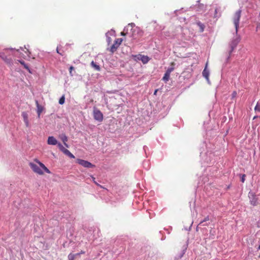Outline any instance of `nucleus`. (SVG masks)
Wrapping results in <instances>:
<instances>
[{
	"label": "nucleus",
	"mask_w": 260,
	"mask_h": 260,
	"mask_svg": "<svg viewBox=\"0 0 260 260\" xmlns=\"http://www.w3.org/2000/svg\"><path fill=\"white\" fill-rule=\"evenodd\" d=\"M124 31L126 33L129 34L130 36L134 39H136L138 37L142 36L143 35L142 30L138 27H135V24L134 23H129L124 27Z\"/></svg>",
	"instance_id": "f257e3e1"
},
{
	"label": "nucleus",
	"mask_w": 260,
	"mask_h": 260,
	"mask_svg": "<svg viewBox=\"0 0 260 260\" xmlns=\"http://www.w3.org/2000/svg\"><path fill=\"white\" fill-rule=\"evenodd\" d=\"M15 48H6L4 52H0V57L5 61L7 63L11 65L12 64V60L10 58H8L6 54H10L9 52L15 50Z\"/></svg>",
	"instance_id": "f03ea898"
},
{
	"label": "nucleus",
	"mask_w": 260,
	"mask_h": 260,
	"mask_svg": "<svg viewBox=\"0 0 260 260\" xmlns=\"http://www.w3.org/2000/svg\"><path fill=\"white\" fill-rule=\"evenodd\" d=\"M236 34V37H235L232 39V40L230 43V50L229 51V56H228V59L230 58V55L234 51V49L237 47V45L238 44L240 41V37L238 35V33Z\"/></svg>",
	"instance_id": "7ed1b4c3"
},
{
	"label": "nucleus",
	"mask_w": 260,
	"mask_h": 260,
	"mask_svg": "<svg viewBox=\"0 0 260 260\" xmlns=\"http://www.w3.org/2000/svg\"><path fill=\"white\" fill-rule=\"evenodd\" d=\"M241 10H239L236 12L234 18H233V22L236 29V34H237L238 28H239V21L241 17Z\"/></svg>",
	"instance_id": "20e7f679"
},
{
	"label": "nucleus",
	"mask_w": 260,
	"mask_h": 260,
	"mask_svg": "<svg viewBox=\"0 0 260 260\" xmlns=\"http://www.w3.org/2000/svg\"><path fill=\"white\" fill-rule=\"evenodd\" d=\"M93 117L94 119L99 122H101L103 120V114L100 110L94 107L93 111Z\"/></svg>",
	"instance_id": "39448f33"
},
{
	"label": "nucleus",
	"mask_w": 260,
	"mask_h": 260,
	"mask_svg": "<svg viewBox=\"0 0 260 260\" xmlns=\"http://www.w3.org/2000/svg\"><path fill=\"white\" fill-rule=\"evenodd\" d=\"M77 162L82 166L87 168H91L94 167V165L90 162L81 159H78L77 160Z\"/></svg>",
	"instance_id": "423d86ee"
},
{
	"label": "nucleus",
	"mask_w": 260,
	"mask_h": 260,
	"mask_svg": "<svg viewBox=\"0 0 260 260\" xmlns=\"http://www.w3.org/2000/svg\"><path fill=\"white\" fill-rule=\"evenodd\" d=\"M29 166L31 168V169L35 172L38 173L39 175H42L43 174V172L42 171V169L40 168L41 167L37 165L36 164H35L32 162L29 163Z\"/></svg>",
	"instance_id": "0eeeda50"
},
{
	"label": "nucleus",
	"mask_w": 260,
	"mask_h": 260,
	"mask_svg": "<svg viewBox=\"0 0 260 260\" xmlns=\"http://www.w3.org/2000/svg\"><path fill=\"white\" fill-rule=\"evenodd\" d=\"M248 197L250 199V204L253 206H256L257 202V199L255 197V194L252 192H249Z\"/></svg>",
	"instance_id": "6e6552de"
},
{
	"label": "nucleus",
	"mask_w": 260,
	"mask_h": 260,
	"mask_svg": "<svg viewBox=\"0 0 260 260\" xmlns=\"http://www.w3.org/2000/svg\"><path fill=\"white\" fill-rule=\"evenodd\" d=\"M207 67H208V62H207L206 63L205 68L202 72V75H203V76L206 78L207 82L208 83H209L210 81H209V74H210V71L207 69Z\"/></svg>",
	"instance_id": "1a4fd4ad"
},
{
	"label": "nucleus",
	"mask_w": 260,
	"mask_h": 260,
	"mask_svg": "<svg viewBox=\"0 0 260 260\" xmlns=\"http://www.w3.org/2000/svg\"><path fill=\"white\" fill-rule=\"evenodd\" d=\"M47 143L49 145H55L58 144L57 140L53 136H50L48 138Z\"/></svg>",
	"instance_id": "9d476101"
},
{
	"label": "nucleus",
	"mask_w": 260,
	"mask_h": 260,
	"mask_svg": "<svg viewBox=\"0 0 260 260\" xmlns=\"http://www.w3.org/2000/svg\"><path fill=\"white\" fill-rule=\"evenodd\" d=\"M137 58L144 64L147 63L149 60V58L147 56L143 55H139Z\"/></svg>",
	"instance_id": "9b49d317"
},
{
	"label": "nucleus",
	"mask_w": 260,
	"mask_h": 260,
	"mask_svg": "<svg viewBox=\"0 0 260 260\" xmlns=\"http://www.w3.org/2000/svg\"><path fill=\"white\" fill-rule=\"evenodd\" d=\"M206 6L203 4H199L197 7V11L200 13L204 12L206 10Z\"/></svg>",
	"instance_id": "f8f14e48"
},
{
	"label": "nucleus",
	"mask_w": 260,
	"mask_h": 260,
	"mask_svg": "<svg viewBox=\"0 0 260 260\" xmlns=\"http://www.w3.org/2000/svg\"><path fill=\"white\" fill-rule=\"evenodd\" d=\"M35 161L39 165L40 167L42 169H43L45 172L48 174H50L51 173L47 167H46L45 166L43 163H42L37 159H36Z\"/></svg>",
	"instance_id": "ddd939ff"
},
{
	"label": "nucleus",
	"mask_w": 260,
	"mask_h": 260,
	"mask_svg": "<svg viewBox=\"0 0 260 260\" xmlns=\"http://www.w3.org/2000/svg\"><path fill=\"white\" fill-rule=\"evenodd\" d=\"M36 104L37 107V113L38 115V116L39 117L41 113L43 111V107L39 105L38 101L37 100H36Z\"/></svg>",
	"instance_id": "4468645a"
},
{
	"label": "nucleus",
	"mask_w": 260,
	"mask_h": 260,
	"mask_svg": "<svg viewBox=\"0 0 260 260\" xmlns=\"http://www.w3.org/2000/svg\"><path fill=\"white\" fill-rule=\"evenodd\" d=\"M60 138L61 140H62V141L63 142L64 145L68 147V145L66 143V142L68 141V137L66 136V135L64 134H61L60 136Z\"/></svg>",
	"instance_id": "2eb2a0df"
},
{
	"label": "nucleus",
	"mask_w": 260,
	"mask_h": 260,
	"mask_svg": "<svg viewBox=\"0 0 260 260\" xmlns=\"http://www.w3.org/2000/svg\"><path fill=\"white\" fill-rule=\"evenodd\" d=\"M91 66L95 70L97 71H100L101 70V68L100 66L97 64L95 62H94L93 61H92L91 63Z\"/></svg>",
	"instance_id": "dca6fc26"
},
{
	"label": "nucleus",
	"mask_w": 260,
	"mask_h": 260,
	"mask_svg": "<svg viewBox=\"0 0 260 260\" xmlns=\"http://www.w3.org/2000/svg\"><path fill=\"white\" fill-rule=\"evenodd\" d=\"M63 153L64 154H66V155L68 156L70 158H75L74 155L72 153H71L69 150H68L67 149L66 150H64V151L63 152Z\"/></svg>",
	"instance_id": "f3484780"
},
{
	"label": "nucleus",
	"mask_w": 260,
	"mask_h": 260,
	"mask_svg": "<svg viewBox=\"0 0 260 260\" xmlns=\"http://www.w3.org/2000/svg\"><path fill=\"white\" fill-rule=\"evenodd\" d=\"M174 65H175V63L174 62H172L171 64V67H169L167 69V70L166 71V73H168V74L170 75L171 73L174 70Z\"/></svg>",
	"instance_id": "a211bd4d"
},
{
	"label": "nucleus",
	"mask_w": 260,
	"mask_h": 260,
	"mask_svg": "<svg viewBox=\"0 0 260 260\" xmlns=\"http://www.w3.org/2000/svg\"><path fill=\"white\" fill-rule=\"evenodd\" d=\"M123 41V39L118 38L115 40L114 44H115L116 46H117V47L121 44V42Z\"/></svg>",
	"instance_id": "6ab92c4d"
},
{
	"label": "nucleus",
	"mask_w": 260,
	"mask_h": 260,
	"mask_svg": "<svg viewBox=\"0 0 260 260\" xmlns=\"http://www.w3.org/2000/svg\"><path fill=\"white\" fill-rule=\"evenodd\" d=\"M170 75L167 73H165V75L162 78V80L165 82H167L169 80V78H170Z\"/></svg>",
	"instance_id": "aec40b11"
},
{
	"label": "nucleus",
	"mask_w": 260,
	"mask_h": 260,
	"mask_svg": "<svg viewBox=\"0 0 260 260\" xmlns=\"http://www.w3.org/2000/svg\"><path fill=\"white\" fill-rule=\"evenodd\" d=\"M198 25L200 27V31L203 32L204 30L205 26L201 22H197Z\"/></svg>",
	"instance_id": "412c9836"
},
{
	"label": "nucleus",
	"mask_w": 260,
	"mask_h": 260,
	"mask_svg": "<svg viewBox=\"0 0 260 260\" xmlns=\"http://www.w3.org/2000/svg\"><path fill=\"white\" fill-rule=\"evenodd\" d=\"M259 103H260V101H259L257 103V104H256V106H255V107L254 108V110L255 111H257V112H260V104Z\"/></svg>",
	"instance_id": "4be33fe9"
},
{
	"label": "nucleus",
	"mask_w": 260,
	"mask_h": 260,
	"mask_svg": "<svg viewBox=\"0 0 260 260\" xmlns=\"http://www.w3.org/2000/svg\"><path fill=\"white\" fill-rule=\"evenodd\" d=\"M22 116L24 118V122H25L26 123V125L27 126H28V120H27V114L26 113H22Z\"/></svg>",
	"instance_id": "5701e85b"
},
{
	"label": "nucleus",
	"mask_w": 260,
	"mask_h": 260,
	"mask_svg": "<svg viewBox=\"0 0 260 260\" xmlns=\"http://www.w3.org/2000/svg\"><path fill=\"white\" fill-rule=\"evenodd\" d=\"M65 102V96L64 95H63L59 100V104L60 105H62Z\"/></svg>",
	"instance_id": "b1692460"
},
{
	"label": "nucleus",
	"mask_w": 260,
	"mask_h": 260,
	"mask_svg": "<svg viewBox=\"0 0 260 260\" xmlns=\"http://www.w3.org/2000/svg\"><path fill=\"white\" fill-rule=\"evenodd\" d=\"M117 46H116L115 44H113L110 48V51L112 52H114L117 49Z\"/></svg>",
	"instance_id": "393cba45"
},
{
	"label": "nucleus",
	"mask_w": 260,
	"mask_h": 260,
	"mask_svg": "<svg viewBox=\"0 0 260 260\" xmlns=\"http://www.w3.org/2000/svg\"><path fill=\"white\" fill-rule=\"evenodd\" d=\"M57 145H58V147H59V148L60 149V150L63 152L64 151V150H66V148H65L60 143H58L57 144Z\"/></svg>",
	"instance_id": "a878e982"
},
{
	"label": "nucleus",
	"mask_w": 260,
	"mask_h": 260,
	"mask_svg": "<svg viewBox=\"0 0 260 260\" xmlns=\"http://www.w3.org/2000/svg\"><path fill=\"white\" fill-rule=\"evenodd\" d=\"M68 260H74L75 259V255L72 253H70L68 256Z\"/></svg>",
	"instance_id": "bb28decb"
},
{
	"label": "nucleus",
	"mask_w": 260,
	"mask_h": 260,
	"mask_svg": "<svg viewBox=\"0 0 260 260\" xmlns=\"http://www.w3.org/2000/svg\"><path fill=\"white\" fill-rule=\"evenodd\" d=\"M74 67L73 66H71L70 67V69H69V70H70V74L72 76L73 75V74H72V71L74 70Z\"/></svg>",
	"instance_id": "cd10ccee"
},
{
	"label": "nucleus",
	"mask_w": 260,
	"mask_h": 260,
	"mask_svg": "<svg viewBox=\"0 0 260 260\" xmlns=\"http://www.w3.org/2000/svg\"><path fill=\"white\" fill-rule=\"evenodd\" d=\"M237 96V92L236 91H234L232 94V99H234L235 98L236 96Z\"/></svg>",
	"instance_id": "c85d7f7f"
},
{
	"label": "nucleus",
	"mask_w": 260,
	"mask_h": 260,
	"mask_svg": "<svg viewBox=\"0 0 260 260\" xmlns=\"http://www.w3.org/2000/svg\"><path fill=\"white\" fill-rule=\"evenodd\" d=\"M186 249V248H185L184 249H183L182 250V252L181 254L179 256V258H181L183 256V255L184 254V253L185 252Z\"/></svg>",
	"instance_id": "c756f323"
},
{
	"label": "nucleus",
	"mask_w": 260,
	"mask_h": 260,
	"mask_svg": "<svg viewBox=\"0 0 260 260\" xmlns=\"http://www.w3.org/2000/svg\"><path fill=\"white\" fill-rule=\"evenodd\" d=\"M245 175H243L242 177H241V181L242 182H244L245 181Z\"/></svg>",
	"instance_id": "7c9ffc66"
},
{
	"label": "nucleus",
	"mask_w": 260,
	"mask_h": 260,
	"mask_svg": "<svg viewBox=\"0 0 260 260\" xmlns=\"http://www.w3.org/2000/svg\"><path fill=\"white\" fill-rule=\"evenodd\" d=\"M114 33H115V31L113 29H111L110 31L108 32V34H110L111 35H113V34H114Z\"/></svg>",
	"instance_id": "2f4dec72"
},
{
	"label": "nucleus",
	"mask_w": 260,
	"mask_h": 260,
	"mask_svg": "<svg viewBox=\"0 0 260 260\" xmlns=\"http://www.w3.org/2000/svg\"><path fill=\"white\" fill-rule=\"evenodd\" d=\"M23 66H24L25 69L27 70L30 72L29 68L27 64H25L24 65H23Z\"/></svg>",
	"instance_id": "473e14b6"
},
{
	"label": "nucleus",
	"mask_w": 260,
	"mask_h": 260,
	"mask_svg": "<svg viewBox=\"0 0 260 260\" xmlns=\"http://www.w3.org/2000/svg\"><path fill=\"white\" fill-rule=\"evenodd\" d=\"M126 34H127L126 33V31H124V29L123 30V31L121 32V36H125Z\"/></svg>",
	"instance_id": "72a5a7b5"
},
{
	"label": "nucleus",
	"mask_w": 260,
	"mask_h": 260,
	"mask_svg": "<svg viewBox=\"0 0 260 260\" xmlns=\"http://www.w3.org/2000/svg\"><path fill=\"white\" fill-rule=\"evenodd\" d=\"M18 61L23 66L25 64V62L23 60H19Z\"/></svg>",
	"instance_id": "f704fd0d"
},
{
	"label": "nucleus",
	"mask_w": 260,
	"mask_h": 260,
	"mask_svg": "<svg viewBox=\"0 0 260 260\" xmlns=\"http://www.w3.org/2000/svg\"><path fill=\"white\" fill-rule=\"evenodd\" d=\"M106 37L107 38V41L110 42V40H111V38L110 37H108V33L106 34Z\"/></svg>",
	"instance_id": "c9c22d12"
},
{
	"label": "nucleus",
	"mask_w": 260,
	"mask_h": 260,
	"mask_svg": "<svg viewBox=\"0 0 260 260\" xmlns=\"http://www.w3.org/2000/svg\"><path fill=\"white\" fill-rule=\"evenodd\" d=\"M73 255H75V258H76V257H77V256H80V253H76V254H73Z\"/></svg>",
	"instance_id": "e433bc0d"
},
{
	"label": "nucleus",
	"mask_w": 260,
	"mask_h": 260,
	"mask_svg": "<svg viewBox=\"0 0 260 260\" xmlns=\"http://www.w3.org/2000/svg\"><path fill=\"white\" fill-rule=\"evenodd\" d=\"M208 220H209V217H206V218H205L204 220H203V221L201 222H200V224H201V223H203V222L206 221Z\"/></svg>",
	"instance_id": "4c0bfd02"
},
{
	"label": "nucleus",
	"mask_w": 260,
	"mask_h": 260,
	"mask_svg": "<svg viewBox=\"0 0 260 260\" xmlns=\"http://www.w3.org/2000/svg\"><path fill=\"white\" fill-rule=\"evenodd\" d=\"M217 13V9H216L215 10V15H214V17H217L218 16L217 15H216Z\"/></svg>",
	"instance_id": "58836bf2"
},
{
	"label": "nucleus",
	"mask_w": 260,
	"mask_h": 260,
	"mask_svg": "<svg viewBox=\"0 0 260 260\" xmlns=\"http://www.w3.org/2000/svg\"><path fill=\"white\" fill-rule=\"evenodd\" d=\"M259 28H260V23H258L256 26V30H257Z\"/></svg>",
	"instance_id": "ea45409f"
},
{
	"label": "nucleus",
	"mask_w": 260,
	"mask_h": 260,
	"mask_svg": "<svg viewBox=\"0 0 260 260\" xmlns=\"http://www.w3.org/2000/svg\"><path fill=\"white\" fill-rule=\"evenodd\" d=\"M56 51H57V52L58 54H60V55H62L60 52H59V50H58V47H57V49H56Z\"/></svg>",
	"instance_id": "a19ab883"
},
{
	"label": "nucleus",
	"mask_w": 260,
	"mask_h": 260,
	"mask_svg": "<svg viewBox=\"0 0 260 260\" xmlns=\"http://www.w3.org/2000/svg\"><path fill=\"white\" fill-rule=\"evenodd\" d=\"M157 91V89H156L154 92V94H156Z\"/></svg>",
	"instance_id": "79ce46f5"
},
{
	"label": "nucleus",
	"mask_w": 260,
	"mask_h": 260,
	"mask_svg": "<svg viewBox=\"0 0 260 260\" xmlns=\"http://www.w3.org/2000/svg\"><path fill=\"white\" fill-rule=\"evenodd\" d=\"M257 117H259V116H255L253 117V119H256V118H257Z\"/></svg>",
	"instance_id": "37998d69"
},
{
	"label": "nucleus",
	"mask_w": 260,
	"mask_h": 260,
	"mask_svg": "<svg viewBox=\"0 0 260 260\" xmlns=\"http://www.w3.org/2000/svg\"><path fill=\"white\" fill-rule=\"evenodd\" d=\"M257 249L258 250H260V245L258 246V248H257Z\"/></svg>",
	"instance_id": "c03bdc74"
},
{
	"label": "nucleus",
	"mask_w": 260,
	"mask_h": 260,
	"mask_svg": "<svg viewBox=\"0 0 260 260\" xmlns=\"http://www.w3.org/2000/svg\"><path fill=\"white\" fill-rule=\"evenodd\" d=\"M25 49H27V51H28V49L26 48V47H25Z\"/></svg>",
	"instance_id": "a18cd8bd"
},
{
	"label": "nucleus",
	"mask_w": 260,
	"mask_h": 260,
	"mask_svg": "<svg viewBox=\"0 0 260 260\" xmlns=\"http://www.w3.org/2000/svg\"><path fill=\"white\" fill-rule=\"evenodd\" d=\"M259 118H260V116H259Z\"/></svg>",
	"instance_id": "49530a36"
}]
</instances>
